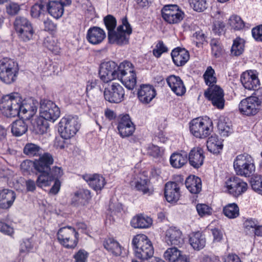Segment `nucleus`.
<instances>
[{
  "label": "nucleus",
  "mask_w": 262,
  "mask_h": 262,
  "mask_svg": "<svg viewBox=\"0 0 262 262\" xmlns=\"http://www.w3.org/2000/svg\"><path fill=\"white\" fill-rule=\"evenodd\" d=\"M254 93V96H251L260 105L262 103V87L256 89Z\"/></svg>",
  "instance_id": "obj_64"
},
{
  "label": "nucleus",
  "mask_w": 262,
  "mask_h": 262,
  "mask_svg": "<svg viewBox=\"0 0 262 262\" xmlns=\"http://www.w3.org/2000/svg\"><path fill=\"white\" fill-rule=\"evenodd\" d=\"M255 70L247 71L241 75V81L244 88L249 90H255L260 82Z\"/></svg>",
  "instance_id": "obj_18"
},
{
  "label": "nucleus",
  "mask_w": 262,
  "mask_h": 262,
  "mask_svg": "<svg viewBox=\"0 0 262 262\" xmlns=\"http://www.w3.org/2000/svg\"><path fill=\"white\" fill-rule=\"evenodd\" d=\"M105 38V31L99 27H92L87 31L86 39L92 45L100 44Z\"/></svg>",
  "instance_id": "obj_23"
},
{
  "label": "nucleus",
  "mask_w": 262,
  "mask_h": 262,
  "mask_svg": "<svg viewBox=\"0 0 262 262\" xmlns=\"http://www.w3.org/2000/svg\"><path fill=\"white\" fill-rule=\"evenodd\" d=\"M164 195L168 202H177L180 196V186L174 182H168L165 186Z\"/></svg>",
  "instance_id": "obj_26"
},
{
  "label": "nucleus",
  "mask_w": 262,
  "mask_h": 262,
  "mask_svg": "<svg viewBox=\"0 0 262 262\" xmlns=\"http://www.w3.org/2000/svg\"><path fill=\"white\" fill-rule=\"evenodd\" d=\"M189 4L192 9L198 12H202L207 8L206 0H188Z\"/></svg>",
  "instance_id": "obj_50"
},
{
  "label": "nucleus",
  "mask_w": 262,
  "mask_h": 262,
  "mask_svg": "<svg viewBox=\"0 0 262 262\" xmlns=\"http://www.w3.org/2000/svg\"><path fill=\"white\" fill-rule=\"evenodd\" d=\"M205 97L211 100L212 104L219 109L223 108L225 100L223 90L219 86L212 85L205 92Z\"/></svg>",
  "instance_id": "obj_17"
},
{
  "label": "nucleus",
  "mask_w": 262,
  "mask_h": 262,
  "mask_svg": "<svg viewBox=\"0 0 262 262\" xmlns=\"http://www.w3.org/2000/svg\"><path fill=\"white\" fill-rule=\"evenodd\" d=\"M210 44L211 47L212 54L216 58L219 57L222 52L219 41L216 39H211Z\"/></svg>",
  "instance_id": "obj_53"
},
{
  "label": "nucleus",
  "mask_w": 262,
  "mask_h": 262,
  "mask_svg": "<svg viewBox=\"0 0 262 262\" xmlns=\"http://www.w3.org/2000/svg\"><path fill=\"white\" fill-rule=\"evenodd\" d=\"M225 216L230 219H234L239 215V208L235 203L229 204L223 209Z\"/></svg>",
  "instance_id": "obj_44"
},
{
  "label": "nucleus",
  "mask_w": 262,
  "mask_h": 262,
  "mask_svg": "<svg viewBox=\"0 0 262 262\" xmlns=\"http://www.w3.org/2000/svg\"><path fill=\"white\" fill-rule=\"evenodd\" d=\"M53 162V158L50 154L44 153L38 160L34 161V169L39 173L50 171Z\"/></svg>",
  "instance_id": "obj_22"
},
{
  "label": "nucleus",
  "mask_w": 262,
  "mask_h": 262,
  "mask_svg": "<svg viewBox=\"0 0 262 262\" xmlns=\"http://www.w3.org/2000/svg\"><path fill=\"white\" fill-rule=\"evenodd\" d=\"M91 198L90 191L87 189H82L75 193L74 200L79 205H85Z\"/></svg>",
  "instance_id": "obj_43"
},
{
  "label": "nucleus",
  "mask_w": 262,
  "mask_h": 262,
  "mask_svg": "<svg viewBox=\"0 0 262 262\" xmlns=\"http://www.w3.org/2000/svg\"><path fill=\"white\" fill-rule=\"evenodd\" d=\"M104 23L107 30L108 41L111 43H116L122 46L129 42V35L132 33V27L126 17L122 19V24L119 26L116 30L117 20L112 15H107L103 19Z\"/></svg>",
  "instance_id": "obj_1"
},
{
  "label": "nucleus",
  "mask_w": 262,
  "mask_h": 262,
  "mask_svg": "<svg viewBox=\"0 0 262 262\" xmlns=\"http://www.w3.org/2000/svg\"><path fill=\"white\" fill-rule=\"evenodd\" d=\"M196 209L198 214L201 216L210 215L211 213L212 209L205 204H198L196 206Z\"/></svg>",
  "instance_id": "obj_55"
},
{
  "label": "nucleus",
  "mask_w": 262,
  "mask_h": 262,
  "mask_svg": "<svg viewBox=\"0 0 262 262\" xmlns=\"http://www.w3.org/2000/svg\"><path fill=\"white\" fill-rule=\"evenodd\" d=\"M23 152L24 154L30 157L40 156L42 154V149L37 144L28 143L24 146Z\"/></svg>",
  "instance_id": "obj_42"
},
{
  "label": "nucleus",
  "mask_w": 262,
  "mask_h": 262,
  "mask_svg": "<svg viewBox=\"0 0 262 262\" xmlns=\"http://www.w3.org/2000/svg\"><path fill=\"white\" fill-rule=\"evenodd\" d=\"M185 185L191 193L198 194L202 189L201 179L194 175L187 177L185 181Z\"/></svg>",
  "instance_id": "obj_32"
},
{
  "label": "nucleus",
  "mask_w": 262,
  "mask_h": 262,
  "mask_svg": "<svg viewBox=\"0 0 262 262\" xmlns=\"http://www.w3.org/2000/svg\"><path fill=\"white\" fill-rule=\"evenodd\" d=\"M230 26L234 30H239L244 28L245 24L241 17L236 15H232L229 19Z\"/></svg>",
  "instance_id": "obj_49"
},
{
  "label": "nucleus",
  "mask_w": 262,
  "mask_h": 262,
  "mask_svg": "<svg viewBox=\"0 0 262 262\" xmlns=\"http://www.w3.org/2000/svg\"><path fill=\"white\" fill-rule=\"evenodd\" d=\"M214 70L211 67H208L203 75L205 83L209 87L214 85V84L216 82V78L214 76Z\"/></svg>",
  "instance_id": "obj_48"
},
{
  "label": "nucleus",
  "mask_w": 262,
  "mask_h": 262,
  "mask_svg": "<svg viewBox=\"0 0 262 262\" xmlns=\"http://www.w3.org/2000/svg\"><path fill=\"white\" fill-rule=\"evenodd\" d=\"M223 144L221 139H219L216 135H212L207 141L208 150L213 154H219L223 148Z\"/></svg>",
  "instance_id": "obj_35"
},
{
  "label": "nucleus",
  "mask_w": 262,
  "mask_h": 262,
  "mask_svg": "<svg viewBox=\"0 0 262 262\" xmlns=\"http://www.w3.org/2000/svg\"><path fill=\"white\" fill-rule=\"evenodd\" d=\"M121 63L119 66L113 61L102 63L100 66L99 76L100 79L107 83L114 79H118L120 73Z\"/></svg>",
  "instance_id": "obj_10"
},
{
  "label": "nucleus",
  "mask_w": 262,
  "mask_h": 262,
  "mask_svg": "<svg viewBox=\"0 0 262 262\" xmlns=\"http://www.w3.org/2000/svg\"><path fill=\"white\" fill-rule=\"evenodd\" d=\"M15 30L18 37L24 41L33 38L34 31L30 21L26 17L18 16L14 23Z\"/></svg>",
  "instance_id": "obj_11"
},
{
  "label": "nucleus",
  "mask_w": 262,
  "mask_h": 262,
  "mask_svg": "<svg viewBox=\"0 0 262 262\" xmlns=\"http://www.w3.org/2000/svg\"><path fill=\"white\" fill-rule=\"evenodd\" d=\"M204 158L203 150L200 147H194L189 152L188 160L191 166L198 168L203 165Z\"/></svg>",
  "instance_id": "obj_28"
},
{
  "label": "nucleus",
  "mask_w": 262,
  "mask_h": 262,
  "mask_svg": "<svg viewBox=\"0 0 262 262\" xmlns=\"http://www.w3.org/2000/svg\"><path fill=\"white\" fill-rule=\"evenodd\" d=\"M147 154L154 158L160 157L163 152V150L157 145L154 144L149 145L147 149Z\"/></svg>",
  "instance_id": "obj_54"
},
{
  "label": "nucleus",
  "mask_w": 262,
  "mask_h": 262,
  "mask_svg": "<svg viewBox=\"0 0 262 262\" xmlns=\"http://www.w3.org/2000/svg\"><path fill=\"white\" fill-rule=\"evenodd\" d=\"M171 56L174 64L177 67H182L189 59V53L185 48L177 47L174 49Z\"/></svg>",
  "instance_id": "obj_25"
},
{
  "label": "nucleus",
  "mask_w": 262,
  "mask_h": 262,
  "mask_svg": "<svg viewBox=\"0 0 262 262\" xmlns=\"http://www.w3.org/2000/svg\"><path fill=\"white\" fill-rule=\"evenodd\" d=\"M166 81L172 91L178 96H182L186 92V88L180 77L173 75L168 76Z\"/></svg>",
  "instance_id": "obj_27"
},
{
  "label": "nucleus",
  "mask_w": 262,
  "mask_h": 262,
  "mask_svg": "<svg viewBox=\"0 0 262 262\" xmlns=\"http://www.w3.org/2000/svg\"><path fill=\"white\" fill-rule=\"evenodd\" d=\"M156 92L154 88L150 85L143 84L138 91V97L139 101L144 104L150 103L155 97Z\"/></svg>",
  "instance_id": "obj_24"
},
{
  "label": "nucleus",
  "mask_w": 262,
  "mask_h": 262,
  "mask_svg": "<svg viewBox=\"0 0 262 262\" xmlns=\"http://www.w3.org/2000/svg\"><path fill=\"white\" fill-rule=\"evenodd\" d=\"M80 124L77 116L68 115L63 117L59 123V132L65 139L74 137L80 128Z\"/></svg>",
  "instance_id": "obj_6"
},
{
  "label": "nucleus",
  "mask_w": 262,
  "mask_h": 262,
  "mask_svg": "<svg viewBox=\"0 0 262 262\" xmlns=\"http://www.w3.org/2000/svg\"><path fill=\"white\" fill-rule=\"evenodd\" d=\"M33 167H34V161L29 160L24 161L20 164L21 169L24 172L30 171Z\"/></svg>",
  "instance_id": "obj_62"
},
{
  "label": "nucleus",
  "mask_w": 262,
  "mask_h": 262,
  "mask_svg": "<svg viewBox=\"0 0 262 262\" xmlns=\"http://www.w3.org/2000/svg\"><path fill=\"white\" fill-rule=\"evenodd\" d=\"M225 26L220 21L214 23L212 26V31L215 34L220 35L223 31Z\"/></svg>",
  "instance_id": "obj_63"
},
{
  "label": "nucleus",
  "mask_w": 262,
  "mask_h": 262,
  "mask_svg": "<svg viewBox=\"0 0 262 262\" xmlns=\"http://www.w3.org/2000/svg\"><path fill=\"white\" fill-rule=\"evenodd\" d=\"M258 225V221L255 219H249L246 220L244 223L245 231L254 233Z\"/></svg>",
  "instance_id": "obj_52"
},
{
  "label": "nucleus",
  "mask_w": 262,
  "mask_h": 262,
  "mask_svg": "<svg viewBox=\"0 0 262 262\" xmlns=\"http://www.w3.org/2000/svg\"><path fill=\"white\" fill-rule=\"evenodd\" d=\"M88 253L83 250H80L74 256L75 262H86Z\"/></svg>",
  "instance_id": "obj_59"
},
{
  "label": "nucleus",
  "mask_w": 262,
  "mask_h": 262,
  "mask_svg": "<svg viewBox=\"0 0 262 262\" xmlns=\"http://www.w3.org/2000/svg\"><path fill=\"white\" fill-rule=\"evenodd\" d=\"M260 105L251 96L242 100L239 104L240 112L247 116L255 115Z\"/></svg>",
  "instance_id": "obj_19"
},
{
  "label": "nucleus",
  "mask_w": 262,
  "mask_h": 262,
  "mask_svg": "<svg viewBox=\"0 0 262 262\" xmlns=\"http://www.w3.org/2000/svg\"><path fill=\"white\" fill-rule=\"evenodd\" d=\"M21 97L17 93L3 97L0 102V111L7 117H14L20 113Z\"/></svg>",
  "instance_id": "obj_2"
},
{
  "label": "nucleus",
  "mask_w": 262,
  "mask_h": 262,
  "mask_svg": "<svg viewBox=\"0 0 262 262\" xmlns=\"http://www.w3.org/2000/svg\"><path fill=\"white\" fill-rule=\"evenodd\" d=\"M187 155L185 152L173 153L170 158L171 165L176 168H181L187 163Z\"/></svg>",
  "instance_id": "obj_36"
},
{
  "label": "nucleus",
  "mask_w": 262,
  "mask_h": 262,
  "mask_svg": "<svg viewBox=\"0 0 262 262\" xmlns=\"http://www.w3.org/2000/svg\"><path fill=\"white\" fill-rule=\"evenodd\" d=\"M162 16L170 24H178L184 18L185 14L176 5L165 6L162 9Z\"/></svg>",
  "instance_id": "obj_13"
},
{
  "label": "nucleus",
  "mask_w": 262,
  "mask_h": 262,
  "mask_svg": "<svg viewBox=\"0 0 262 262\" xmlns=\"http://www.w3.org/2000/svg\"><path fill=\"white\" fill-rule=\"evenodd\" d=\"M149 183V182L147 179L140 178L136 181H132L130 184L132 186H135L137 190L142 192L143 194L149 195L152 193V191L150 190L148 188Z\"/></svg>",
  "instance_id": "obj_41"
},
{
  "label": "nucleus",
  "mask_w": 262,
  "mask_h": 262,
  "mask_svg": "<svg viewBox=\"0 0 262 262\" xmlns=\"http://www.w3.org/2000/svg\"><path fill=\"white\" fill-rule=\"evenodd\" d=\"M43 45L47 49L56 54L59 52V46L53 37H46L44 39Z\"/></svg>",
  "instance_id": "obj_46"
},
{
  "label": "nucleus",
  "mask_w": 262,
  "mask_h": 262,
  "mask_svg": "<svg viewBox=\"0 0 262 262\" xmlns=\"http://www.w3.org/2000/svg\"><path fill=\"white\" fill-rule=\"evenodd\" d=\"M118 80L128 90H133L137 84V75L133 64L125 60L121 63Z\"/></svg>",
  "instance_id": "obj_8"
},
{
  "label": "nucleus",
  "mask_w": 262,
  "mask_h": 262,
  "mask_svg": "<svg viewBox=\"0 0 262 262\" xmlns=\"http://www.w3.org/2000/svg\"><path fill=\"white\" fill-rule=\"evenodd\" d=\"M165 241L168 245L174 246L181 247L184 244L182 232L176 227H170L167 230Z\"/></svg>",
  "instance_id": "obj_20"
},
{
  "label": "nucleus",
  "mask_w": 262,
  "mask_h": 262,
  "mask_svg": "<svg viewBox=\"0 0 262 262\" xmlns=\"http://www.w3.org/2000/svg\"><path fill=\"white\" fill-rule=\"evenodd\" d=\"M225 187L230 194L237 197L247 190L248 185L239 178L234 176L227 180Z\"/></svg>",
  "instance_id": "obj_15"
},
{
  "label": "nucleus",
  "mask_w": 262,
  "mask_h": 262,
  "mask_svg": "<svg viewBox=\"0 0 262 262\" xmlns=\"http://www.w3.org/2000/svg\"><path fill=\"white\" fill-rule=\"evenodd\" d=\"M245 41L241 38H236L233 41L231 47V54L235 56H239L242 54L244 50Z\"/></svg>",
  "instance_id": "obj_45"
},
{
  "label": "nucleus",
  "mask_w": 262,
  "mask_h": 262,
  "mask_svg": "<svg viewBox=\"0 0 262 262\" xmlns=\"http://www.w3.org/2000/svg\"><path fill=\"white\" fill-rule=\"evenodd\" d=\"M182 251L178 249L176 247L170 248L166 250L164 253V258L170 261L173 262L178 256H180Z\"/></svg>",
  "instance_id": "obj_47"
},
{
  "label": "nucleus",
  "mask_w": 262,
  "mask_h": 262,
  "mask_svg": "<svg viewBox=\"0 0 262 262\" xmlns=\"http://www.w3.org/2000/svg\"><path fill=\"white\" fill-rule=\"evenodd\" d=\"M168 49L165 46L162 41H159L156 46V48L153 50L154 55L157 57H159L161 54L164 52H166Z\"/></svg>",
  "instance_id": "obj_57"
},
{
  "label": "nucleus",
  "mask_w": 262,
  "mask_h": 262,
  "mask_svg": "<svg viewBox=\"0 0 262 262\" xmlns=\"http://www.w3.org/2000/svg\"><path fill=\"white\" fill-rule=\"evenodd\" d=\"M212 129V122L209 118H196L190 123V132L196 138L207 137L210 134Z\"/></svg>",
  "instance_id": "obj_7"
},
{
  "label": "nucleus",
  "mask_w": 262,
  "mask_h": 262,
  "mask_svg": "<svg viewBox=\"0 0 262 262\" xmlns=\"http://www.w3.org/2000/svg\"><path fill=\"white\" fill-rule=\"evenodd\" d=\"M21 107L20 113L28 114L27 118L32 117L37 112L38 103L37 101L31 98L23 100L20 104Z\"/></svg>",
  "instance_id": "obj_30"
},
{
  "label": "nucleus",
  "mask_w": 262,
  "mask_h": 262,
  "mask_svg": "<svg viewBox=\"0 0 262 262\" xmlns=\"http://www.w3.org/2000/svg\"><path fill=\"white\" fill-rule=\"evenodd\" d=\"M233 167L237 174L245 177L253 176L255 171L254 160L248 154L238 155L234 161Z\"/></svg>",
  "instance_id": "obj_5"
},
{
  "label": "nucleus",
  "mask_w": 262,
  "mask_h": 262,
  "mask_svg": "<svg viewBox=\"0 0 262 262\" xmlns=\"http://www.w3.org/2000/svg\"><path fill=\"white\" fill-rule=\"evenodd\" d=\"M7 12L10 15H14L18 13L20 10V7L16 3H10L6 8Z\"/></svg>",
  "instance_id": "obj_61"
},
{
  "label": "nucleus",
  "mask_w": 262,
  "mask_h": 262,
  "mask_svg": "<svg viewBox=\"0 0 262 262\" xmlns=\"http://www.w3.org/2000/svg\"><path fill=\"white\" fill-rule=\"evenodd\" d=\"M57 239L62 246L68 249H73L77 245L78 233L72 227L60 228L57 232Z\"/></svg>",
  "instance_id": "obj_9"
},
{
  "label": "nucleus",
  "mask_w": 262,
  "mask_h": 262,
  "mask_svg": "<svg viewBox=\"0 0 262 262\" xmlns=\"http://www.w3.org/2000/svg\"><path fill=\"white\" fill-rule=\"evenodd\" d=\"M62 174L60 167H53L50 171L40 172L36 181V185L39 187L49 186L55 179H59Z\"/></svg>",
  "instance_id": "obj_16"
},
{
  "label": "nucleus",
  "mask_w": 262,
  "mask_h": 262,
  "mask_svg": "<svg viewBox=\"0 0 262 262\" xmlns=\"http://www.w3.org/2000/svg\"><path fill=\"white\" fill-rule=\"evenodd\" d=\"M135 256L140 259L148 260L152 257L154 253V248L151 242L147 236L144 234H138L135 236L133 241Z\"/></svg>",
  "instance_id": "obj_3"
},
{
  "label": "nucleus",
  "mask_w": 262,
  "mask_h": 262,
  "mask_svg": "<svg viewBox=\"0 0 262 262\" xmlns=\"http://www.w3.org/2000/svg\"><path fill=\"white\" fill-rule=\"evenodd\" d=\"M189 243L195 250H200L206 245L205 235L199 231L191 233L189 236Z\"/></svg>",
  "instance_id": "obj_33"
},
{
  "label": "nucleus",
  "mask_w": 262,
  "mask_h": 262,
  "mask_svg": "<svg viewBox=\"0 0 262 262\" xmlns=\"http://www.w3.org/2000/svg\"><path fill=\"white\" fill-rule=\"evenodd\" d=\"M152 222L150 217L140 214L133 218L131 225L135 228H147L150 226Z\"/></svg>",
  "instance_id": "obj_34"
},
{
  "label": "nucleus",
  "mask_w": 262,
  "mask_h": 262,
  "mask_svg": "<svg viewBox=\"0 0 262 262\" xmlns=\"http://www.w3.org/2000/svg\"><path fill=\"white\" fill-rule=\"evenodd\" d=\"M28 130V125L24 120L18 119L11 124V132L16 137L25 134Z\"/></svg>",
  "instance_id": "obj_39"
},
{
  "label": "nucleus",
  "mask_w": 262,
  "mask_h": 262,
  "mask_svg": "<svg viewBox=\"0 0 262 262\" xmlns=\"http://www.w3.org/2000/svg\"><path fill=\"white\" fill-rule=\"evenodd\" d=\"M103 246L108 252L115 256H119L121 254L122 248L118 242L112 238L106 239Z\"/></svg>",
  "instance_id": "obj_40"
},
{
  "label": "nucleus",
  "mask_w": 262,
  "mask_h": 262,
  "mask_svg": "<svg viewBox=\"0 0 262 262\" xmlns=\"http://www.w3.org/2000/svg\"><path fill=\"white\" fill-rule=\"evenodd\" d=\"M46 6L49 13L56 19L61 17L63 14L64 9L61 4L57 2H51L49 0Z\"/></svg>",
  "instance_id": "obj_37"
},
{
  "label": "nucleus",
  "mask_w": 262,
  "mask_h": 262,
  "mask_svg": "<svg viewBox=\"0 0 262 262\" xmlns=\"http://www.w3.org/2000/svg\"><path fill=\"white\" fill-rule=\"evenodd\" d=\"M40 115L44 119L54 122L60 116V110L53 101L43 99L40 102Z\"/></svg>",
  "instance_id": "obj_12"
},
{
  "label": "nucleus",
  "mask_w": 262,
  "mask_h": 262,
  "mask_svg": "<svg viewBox=\"0 0 262 262\" xmlns=\"http://www.w3.org/2000/svg\"><path fill=\"white\" fill-rule=\"evenodd\" d=\"M16 199V194L12 190L4 189L0 191V208L9 209Z\"/></svg>",
  "instance_id": "obj_29"
},
{
  "label": "nucleus",
  "mask_w": 262,
  "mask_h": 262,
  "mask_svg": "<svg viewBox=\"0 0 262 262\" xmlns=\"http://www.w3.org/2000/svg\"><path fill=\"white\" fill-rule=\"evenodd\" d=\"M18 63L10 58H4L0 60V80L10 84L16 81L18 74Z\"/></svg>",
  "instance_id": "obj_4"
},
{
  "label": "nucleus",
  "mask_w": 262,
  "mask_h": 262,
  "mask_svg": "<svg viewBox=\"0 0 262 262\" xmlns=\"http://www.w3.org/2000/svg\"><path fill=\"white\" fill-rule=\"evenodd\" d=\"M33 249V245L29 239H26L21 243L19 252L21 254H27Z\"/></svg>",
  "instance_id": "obj_56"
},
{
  "label": "nucleus",
  "mask_w": 262,
  "mask_h": 262,
  "mask_svg": "<svg viewBox=\"0 0 262 262\" xmlns=\"http://www.w3.org/2000/svg\"><path fill=\"white\" fill-rule=\"evenodd\" d=\"M217 127L221 136L228 137L232 133V125L228 118L221 117L217 123Z\"/></svg>",
  "instance_id": "obj_38"
},
{
  "label": "nucleus",
  "mask_w": 262,
  "mask_h": 262,
  "mask_svg": "<svg viewBox=\"0 0 262 262\" xmlns=\"http://www.w3.org/2000/svg\"><path fill=\"white\" fill-rule=\"evenodd\" d=\"M89 186L95 191H100L105 185L104 178L98 174H85L83 176Z\"/></svg>",
  "instance_id": "obj_31"
},
{
  "label": "nucleus",
  "mask_w": 262,
  "mask_h": 262,
  "mask_svg": "<svg viewBox=\"0 0 262 262\" xmlns=\"http://www.w3.org/2000/svg\"><path fill=\"white\" fill-rule=\"evenodd\" d=\"M108 209L113 214H116L117 213L120 212L122 210V205L117 201L113 202V200L110 201Z\"/></svg>",
  "instance_id": "obj_58"
},
{
  "label": "nucleus",
  "mask_w": 262,
  "mask_h": 262,
  "mask_svg": "<svg viewBox=\"0 0 262 262\" xmlns=\"http://www.w3.org/2000/svg\"><path fill=\"white\" fill-rule=\"evenodd\" d=\"M250 183L252 189L262 194V176H254L251 179Z\"/></svg>",
  "instance_id": "obj_51"
},
{
  "label": "nucleus",
  "mask_w": 262,
  "mask_h": 262,
  "mask_svg": "<svg viewBox=\"0 0 262 262\" xmlns=\"http://www.w3.org/2000/svg\"><path fill=\"white\" fill-rule=\"evenodd\" d=\"M118 130L120 136L127 137L131 136L135 131V128L128 115L123 116L118 122Z\"/></svg>",
  "instance_id": "obj_21"
},
{
  "label": "nucleus",
  "mask_w": 262,
  "mask_h": 262,
  "mask_svg": "<svg viewBox=\"0 0 262 262\" xmlns=\"http://www.w3.org/2000/svg\"><path fill=\"white\" fill-rule=\"evenodd\" d=\"M252 34L256 40L262 41V25L253 28Z\"/></svg>",
  "instance_id": "obj_60"
},
{
  "label": "nucleus",
  "mask_w": 262,
  "mask_h": 262,
  "mask_svg": "<svg viewBox=\"0 0 262 262\" xmlns=\"http://www.w3.org/2000/svg\"><path fill=\"white\" fill-rule=\"evenodd\" d=\"M105 99L111 102L119 103L124 99L125 92L122 85L117 82H113L110 87L104 89Z\"/></svg>",
  "instance_id": "obj_14"
}]
</instances>
